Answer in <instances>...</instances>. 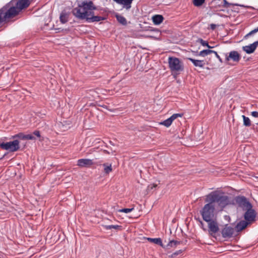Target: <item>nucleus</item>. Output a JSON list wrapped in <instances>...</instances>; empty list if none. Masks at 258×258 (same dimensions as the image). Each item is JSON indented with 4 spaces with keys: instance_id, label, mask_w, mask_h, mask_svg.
Returning a JSON list of instances; mask_svg holds the SVG:
<instances>
[{
    "instance_id": "obj_31",
    "label": "nucleus",
    "mask_w": 258,
    "mask_h": 258,
    "mask_svg": "<svg viewBox=\"0 0 258 258\" xmlns=\"http://www.w3.org/2000/svg\"><path fill=\"white\" fill-rule=\"evenodd\" d=\"M134 210V208H123L121 209L118 210L119 212H123L125 213H128L130 212H131Z\"/></svg>"
},
{
    "instance_id": "obj_25",
    "label": "nucleus",
    "mask_w": 258,
    "mask_h": 258,
    "mask_svg": "<svg viewBox=\"0 0 258 258\" xmlns=\"http://www.w3.org/2000/svg\"><path fill=\"white\" fill-rule=\"evenodd\" d=\"M117 20L121 24L123 25H125L127 24L126 20V19L120 15H117L116 16Z\"/></svg>"
},
{
    "instance_id": "obj_24",
    "label": "nucleus",
    "mask_w": 258,
    "mask_h": 258,
    "mask_svg": "<svg viewBox=\"0 0 258 258\" xmlns=\"http://www.w3.org/2000/svg\"><path fill=\"white\" fill-rule=\"evenodd\" d=\"M104 228L106 230H111L112 229H114L116 230H121V226L119 225H105L104 226Z\"/></svg>"
},
{
    "instance_id": "obj_4",
    "label": "nucleus",
    "mask_w": 258,
    "mask_h": 258,
    "mask_svg": "<svg viewBox=\"0 0 258 258\" xmlns=\"http://www.w3.org/2000/svg\"><path fill=\"white\" fill-rule=\"evenodd\" d=\"M207 203L204 205L200 211L203 220L206 222L211 221L216 218V208L211 202Z\"/></svg>"
},
{
    "instance_id": "obj_30",
    "label": "nucleus",
    "mask_w": 258,
    "mask_h": 258,
    "mask_svg": "<svg viewBox=\"0 0 258 258\" xmlns=\"http://www.w3.org/2000/svg\"><path fill=\"white\" fill-rule=\"evenodd\" d=\"M199 41L200 42V43L201 44V45L203 46H207V47H208L209 48H213L212 46H211L209 45L207 41H205L204 40H203L202 39H200L199 40Z\"/></svg>"
},
{
    "instance_id": "obj_35",
    "label": "nucleus",
    "mask_w": 258,
    "mask_h": 258,
    "mask_svg": "<svg viewBox=\"0 0 258 258\" xmlns=\"http://www.w3.org/2000/svg\"><path fill=\"white\" fill-rule=\"evenodd\" d=\"M157 186L156 184H150L149 185V186H148V189L149 190H152L153 189V188H155L156 187V186Z\"/></svg>"
},
{
    "instance_id": "obj_27",
    "label": "nucleus",
    "mask_w": 258,
    "mask_h": 258,
    "mask_svg": "<svg viewBox=\"0 0 258 258\" xmlns=\"http://www.w3.org/2000/svg\"><path fill=\"white\" fill-rule=\"evenodd\" d=\"M183 252L182 250H178L173 252L170 255H168L169 258H175L178 255L182 253Z\"/></svg>"
},
{
    "instance_id": "obj_23",
    "label": "nucleus",
    "mask_w": 258,
    "mask_h": 258,
    "mask_svg": "<svg viewBox=\"0 0 258 258\" xmlns=\"http://www.w3.org/2000/svg\"><path fill=\"white\" fill-rule=\"evenodd\" d=\"M213 52H214V50H212L210 49L203 50L199 52L198 55L204 57L209 54H210L212 53H213Z\"/></svg>"
},
{
    "instance_id": "obj_36",
    "label": "nucleus",
    "mask_w": 258,
    "mask_h": 258,
    "mask_svg": "<svg viewBox=\"0 0 258 258\" xmlns=\"http://www.w3.org/2000/svg\"><path fill=\"white\" fill-rule=\"evenodd\" d=\"M251 115L254 117H258V112L257 111H252L251 112Z\"/></svg>"
},
{
    "instance_id": "obj_10",
    "label": "nucleus",
    "mask_w": 258,
    "mask_h": 258,
    "mask_svg": "<svg viewBox=\"0 0 258 258\" xmlns=\"http://www.w3.org/2000/svg\"><path fill=\"white\" fill-rule=\"evenodd\" d=\"M207 222L208 223L209 231L210 234H215L219 231L218 224L216 219H212L211 221Z\"/></svg>"
},
{
    "instance_id": "obj_21",
    "label": "nucleus",
    "mask_w": 258,
    "mask_h": 258,
    "mask_svg": "<svg viewBox=\"0 0 258 258\" xmlns=\"http://www.w3.org/2000/svg\"><path fill=\"white\" fill-rule=\"evenodd\" d=\"M148 241L150 242L154 243L156 244H158L162 247H163L162 240L160 238H148Z\"/></svg>"
},
{
    "instance_id": "obj_38",
    "label": "nucleus",
    "mask_w": 258,
    "mask_h": 258,
    "mask_svg": "<svg viewBox=\"0 0 258 258\" xmlns=\"http://www.w3.org/2000/svg\"><path fill=\"white\" fill-rule=\"evenodd\" d=\"M33 134L35 135V136H36L38 137H40V133L38 131H34V133H33Z\"/></svg>"
},
{
    "instance_id": "obj_14",
    "label": "nucleus",
    "mask_w": 258,
    "mask_h": 258,
    "mask_svg": "<svg viewBox=\"0 0 258 258\" xmlns=\"http://www.w3.org/2000/svg\"><path fill=\"white\" fill-rule=\"evenodd\" d=\"M258 46V41L254 42L253 43L248 45H246L242 47V49L246 53L250 54L254 51L256 47Z\"/></svg>"
},
{
    "instance_id": "obj_2",
    "label": "nucleus",
    "mask_w": 258,
    "mask_h": 258,
    "mask_svg": "<svg viewBox=\"0 0 258 258\" xmlns=\"http://www.w3.org/2000/svg\"><path fill=\"white\" fill-rule=\"evenodd\" d=\"M205 202H211L218 211H222L227 206L233 204L231 198L218 191H214L206 196Z\"/></svg>"
},
{
    "instance_id": "obj_15",
    "label": "nucleus",
    "mask_w": 258,
    "mask_h": 258,
    "mask_svg": "<svg viewBox=\"0 0 258 258\" xmlns=\"http://www.w3.org/2000/svg\"><path fill=\"white\" fill-rule=\"evenodd\" d=\"M94 13L93 11L92 14L89 16L86 19V21L88 23L98 22L105 19V18L104 17L94 16Z\"/></svg>"
},
{
    "instance_id": "obj_19",
    "label": "nucleus",
    "mask_w": 258,
    "mask_h": 258,
    "mask_svg": "<svg viewBox=\"0 0 258 258\" xmlns=\"http://www.w3.org/2000/svg\"><path fill=\"white\" fill-rule=\"evenodd\" d=\"M249 223L247 221L242 220L240 221L238 223H237L236 225V228L238 231H241L244 228H245L247 225Z\"/></svg>"
},
{
    "instance_id": "obj_22",
    "label": "nucleus",
    "mask_w": 258,
    "mask_h": 258,
    "mask_svg": "<svg viewBox=\"0 0 258 258\" xmlns=\"http://www.w3.org/2000/svg\"><path fill=\"white\" fill-rule=\"evenodd\" d=\"M60 21L62 23L64 24L68 21V16L66 13L62 12L59 17Z\"/></svg>"
},
{
    "instance_id": "obj_34",
    "label": "nucleus",
    "mask_w": 258,
    "mask_h": 258,
    "mask_svg": "<svg viewBox=\"0 0 258 258\" xmlns=\"http://www.w3.org/2000/svg\"><path fill=\"white\" fill-rule=\"evenodd\" d=\"M213 53L215 54L216 57L219 59V60L222 62V58L220 57V56H219V55L217 53V52L215 51H214V52H213Z\"/></svg>"
},
{
    "instance_id": "obj_20",
    "label": "nucleus",
    "mask_w": 258,
    "mask_h": 258,
    "mask_svg": "<svg viewBox=\"0 0 258 258\" xmlns=\"http://www.w3.org/2000/svg\"><path fill=\"white\" fill-rule=\"evenodd\" d=\"M104 167V172L106 174H109L112 171L111 164L104 163L103 165Z\"/></svg>"
},
{
    "instance_id": "obj_39",
    "label": "nucleus",
    "mask_w": 258,
    "mask_h": 258,
    "mask_svg": "<svg viewBox=\"0 0 258 258\" xmlns=\"http://www.w3.org/2000/svg\"><path fill=\"white\" fill-rule=\"evenodd\" d=\"M253 34L258 32V27L251 31Z\"/></svg>"
},
{
    "instance_id": "obj_40",
    "label": "nucleus",
    "mask_w": 258,
    "mask_h": 258,
    "mask_svg": "<svg viewBox=\"0 0 258 258\" xmlns=\"http://www.w3.org/2000/svg\"><path fill=\"white\" fill-rule=\"evenodd\" d=\"M252 34H253V33H252V31H251L250 32H249V33L246 35V36H248L251 35H252Z\"/></svg>"
},
{
    "instance_id": "obj_29",
    "label": "nucleus",
    "mask_w": 258,
    "mask_h": 258,
    "mask_svg": "<svg viewBox=\"0 0 258 258\" xmlns=\"http://www.w3.org/2000/svg\"><path fill=\"white\" fill-rule=\"evenodd\" d=\"M205 2V0H194L193 4L195 6L199 7L202 6Z\"/></svg>"
},
{
    "instance_id": "obj_6",
    "label": "nucleus",
    "mask_w": 258,
    "mask_h": 258,
    "mask_svg": "<svg viewBox=\"0 0 258 258\" xmlns=\"http://www.w3.org/2000/svg\"><path fill=\"white\" fill-rule=\"evenodd\" d=\"M19 141L16 140L12 142L0 143V147L3 149L13 152L19 149Z\"/></svg>"
},
{
    "instance_id": "obj_5",
    "label": "nucleus",
    "mask_w": 258,
    "mask_h": 258,
    "mask_svg": "<svg viewBox=\"0 0 258 258\" xmlns=\"http://www.w3.org/2000/svg\"><path fill=\"white\" fill-rule=\"evenodd\" d=\"M168 63L169 68L172 72L180 73L184 70L183 62L175 57H169Z\"/></svg>"
},
{
    "instance_id": "obj_33",
    "label": "nucleus",
    "mask_w": 258,
    "mask_h": 258,
    "mask_svg": "<svg viewBox=\"0 0 258 258\" xmlns=\"http://www.w3.org/2000/svg\"><path fill=\"white\" fill-rule=\"evenodd\" d=\"M25 140H34L35 138L31 135H25Z\"/></svg>"
},
{
    "instance_id": "obj_11",
    "label": "nucleus",
    "mask_w": 258,
    "mask_h": 258,
    "mask_svg": "<svg viewBox=\"0 0 258 258\" xmlns=\"http://www.w3.org/2000/svg\"><path fill=\"white\" fill-rule=\"evenodd\" d=\"M234 232V228L226 224L223 229H222L221 234L224 238H230L232 237Z\"/></svg>"
},
{
    "instance_id": "obj_13",
    "label": "nucleus",
    "mask_w": 258,
    "mask_h": 258,
    "mask_svg": "<svg viewBox=\"0 0 258 258\" xmlns=\"http://www.w3.org/2000/svg\"><path fill=\"white\" fill-rule=\"evenodd\" d=\"M182 114L180 113L173 114L169 118L161 122V124L166 127H169L171 124L174 120H175L178 117H182Z\"/></svg>"
},
{
    "instance_id": "obj_1",
    "label": "nucleus",
    "mask_w": 258,
    "mask_h": 258,
    "mask_svg": "<svg viewBox=\"0 0 258 258\" xmlns=\"http://www.w3.org/2000/svg\"><path fill=\"white\" fill-rule=\"evenodd\" d=\"M14 2L12 1L0 10V23L6 21L17 15L23 9L29 5L28 0H19L15 6H13Z\"/></svg>"
},
{
    "instance_id": "obj_7",
    "label": "nucleus",
    "mask_w": 258,
    "mask_h": 258,
    "mask_svg": "<svg viewBox=\"0 0 258 258\" xmlns=\"http://www.w3.org/2000/svg\"><path fill=\"white\" fill-rule=\"evenodd\" d=\"M236 202L238 206L241 207L243 210H246L249 208L252 207L251 204L243 196L237 197L236 198Z\"/></svg>"
},
{
    "instance_id": "obj_12",
    "label": "nucleus",
    "mask_w": 258,
    "mask_h": 258,
    "mask_svg": "<svg viewBox=\"0 0 258 258\" xmlns=\"http://www.w3.org/2000/svg\"><path fill=\"white\" fill-rule=\"evenodd\" d=\"M94 164L93 160L90 159H80L77 161V166L80 167H89Z\"/></svg>"
},
{
    "instance_id": "obj_18",
    "label": "nucleus",
    "mask_w": 258,
    "mask_h": 258,
    "mask_svg": "<svg viewBox=\"0 0 258 258\" xmlns=\"http://www.w3.org/2000/svg\"><path fill=\"white\" fill-rule=\"evenodd\" d=\"M187 59L192 62L195 67L203 68L205 66V62L204 60L195 59L192 58H188Z\"/></svg>"
},
{
    "instance_id": "obj_32",
    "label": "nucleus",
    "mask_w": 258,
    "mask_h": 258,
    "mask_svg": "<svg viewBox=\"0 0 258 258\" xmlns=\"http://www.w3.org/2000/svg\"><path fill=\"white\" fill-rule=\"evenodd\" d=\"M25 135H24L22 133H20V134H18L16 135L15 136H13V138H19L21 139L25 140Z\"/></svg>"
},
{
    "instance_id": "obj_17",
    "label": "nucleus",
    "mask_w": 258,
    "mask_h": 258,
    "mask_svg": "<svg viewBox=\"0 0 258 258\" xmlns=\"http://www.w3.org/2000/svg\"><path fill=\"white\" fill-rule=\"evenodd\" d=\"M163 17L160 15H156L152 17V21L155 25H159L163 21Z\"/></svg>"
},
{
    "instance_id": "obj_16",
    "label": "nucleus",
    "mask_w": 258,
    "mask_h": 258,
    "mask_svg": "<svg viewBox=\"0 0 258 258\" xmlns=\"http://www.w3.org/2000/svg\"><path fill=\"white\" fill-rule=\"evenodd\" d=\"M134 0H113L119 5H122L123 8L128 10L132 7V4Z\"/></svg>"
},
{
    "instance_id": "obj_9",
    "label": "nucleus",
    "mask_w": 258,
    "mask_h": 258,
    "mask_svg": "<svg viewBox=\"0 0 258 258\" xmlns=\"http://www.w3.org/2000/svg\"><path fill=\"white\" fill-rule=\"evenodd\" d=\"M245 211L246 212L244 215L245 220L249 223L254 221L256 216V213L255 211L252 209V207L249 208Z\"/></svg>"
},
{
    "instance_id": "obj_28",
    "label": "nucleus",
    "mask_w": 258,
    "mask_h": 258,
    "mask_svg": "<svg viewBox=\"0 0 258 258\" xmlns=\"http://www.w3.org/2000/svg\"><path fill=\"white\" fill-rule=\"evenodd\" d=\"M180 243V241L177 240H171L169 242L168 246L170 247L175 246Z\"/></svg>"
},
{
    "instance_id": "obj_8",
    "label": "nucleus",
    "mask_w": 258,
    "mask_h": 258,
    "mask_svg": "<svg viewBox=\"0 0 258 258\" xmlns=\"http://www.w3.org/2000/svg\"><path fill=\"white\" fill-rule=\"evenodd\" d=\"M241 59V56L240 54L235 50L230 51L228 54H225V60L226 61L232 60L234 62H238Z\"/></svg>"
},
{
    "instance_id": "obj_37",
    "label": "nucleus",
    "mask_w": 258,
    "mask_h": 258,
    "mask_svg": "<svg viewBox=\"0 0 258 258\" xmlns=\"http://www.w3.org/2000/svg\"><path fill=\"white\" fill-rule=\"evenodd\" d=\"M224 6L225 7H229L230 5H231V4L230 3H229L228 2H227L226 1V0H224Z\"/></svg>"
},
{
    "instance_id": "obj_26",
    "label": "nucleus",
    "mask_w": 258,
    "mask_h": 258,
    "mask_svg": "<svg viewBox=\"0 0 258 258\" xmlns=\"http://www.w3.org/2000/svg\"><path fill=\"white\" fill-rule=\"evenodd\" d=\"M243 119V124L246 126H249L251 125V121L248 117L243 115L242 116Z\"/></svg>"
},
{
    "instance_id": "obj_41",
    "label": "nucleus",
    "mask_w": 258,
    "mask_h": 258,
    "mask_svg": "<svg viewBox=\"0 0 258 258\" xmlns=\"http://www.w3.org/2000/svg\"><path fill=\"white\" fill-rule=\"evenodd\" d=\"M211 28H212V29H215V25L214 24H211Z\"/></svg>"
},
{
    "instance_id": "obj_3",
    "label": "nucleus",
    "mask_w": 258,
    "mask_h": 258,
    "mask_svg": "<svg viewBox=\"0 0 258 258\" xmlns=\"http://www.w3.org/2000/svg\"><path fill=\"white\" fill-rule=\"evenodd\" d=\"M96 10L92 1L85 0L82 2L77 7L73 10V15L77 18L84 20L86 19L89 16L92 14L93 11Z\"/></svg>"
}]
</instances>
